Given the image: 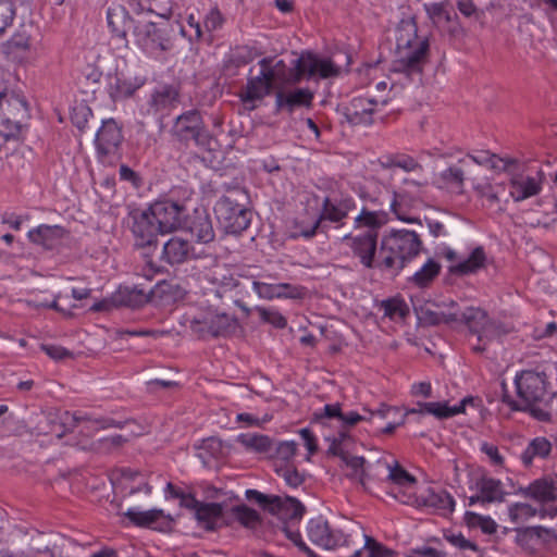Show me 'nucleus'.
<instances>
[{"mask_svg":"<svg viewBox=\"0 0 557 557\" xmlns=\"http://www.w3.org/2000/svg\"><path fill=\"white\" fill-rule=\"evenodd\" d=\"M417 30L413 21L401 22L397 28L395 59L391 69L410 81L421 79L429 57V40L418 37Z\"/></svg>","mask_w":557,"mask_h":557,"instance_id":"nucleus-1","label":"nucleus"},{"mask_svg":"<svg viewBox=\"0 0 557 557\" xmlns=\"http://www.w3.org/2000/svg\"><path fill=\"white\" fill-rule=\"evenodd\" d=\"M422 243L413 231L398 230L385 235L377 251V269L398 274L421 250Z\"/></svg>","mask_w":557,"mask_h":557,"instance_id":"nucleus-2","label":"nucleus"},{"mask_svg":"<svg viewBox=\"0 0 557 557\" xmlns=\"http://www.w3.org/2000/svg\"><path fill=\"white\" fill-rule=\"evenodd\" d=\"M521 409L529 410L540 421H549V409L556 397L545 373L522 371L515 380Z\"/></svg>","mask_w":557,"mask_h":557,"instance_id":"nucleus-3","label":"nucleus"},{"mask_svg":"<svg viewBox=\"0 0 557 557\" xmlns=\"http://www.w3.org/2000/svg\"><path fill=\"white\" fill-rule=\"evenodd\" d=\"M246 199L243 189H233L215 203L216 219L227 234H240L249 226L251 212L244 203Z\"/></svg>","mask_w":557,"mask_h":557,"instance_id":"nucleus-4","label":"nucleus"},{"mask_svg":"<svg viewBox=\"0 0 557 557\" xmlns=\"http://www.w3.org/2000/svg\"><path fill=\"white\" fill-rule=\"evenodd\" d=\"M467 325L472 338L469 339L474 354H483L488 342L505 333L499 324L492 321L487 312L479 307H468L459 312V321Z\"/></svg>","mask_w":557,"mask_h":557,"instance_id":"nucleus-5","label":"nucleus"},{"mask_svg":"<svg viewBox=\"0 0 557 557\" xmlns=\"http://www.w3.org/2000/svg\"><path fill=\"white\" fill-rule=\"evenodd\" d=\"M355 203L352 198L344 197L336 193H332L324 197L321 206V212L312 227L301 232V235L306 238H310L315 235L318 227L323 221H330L332 223L341 224L344 219L347 218L348 213L354 209Z\"/></svg>","mask_w":557,"mask_h":557,"instance_id":"nucleus-6","label":"nucleus"},{"mask_svg":"<svg viewBox=\"0 0 557 557\" xmlns=\"http://www.w3.org/2000/svg\"><path fill=\"white\" fill-rule=\"evenodd\" d=\"M308 536L322 548H346L349 552L355 534L345 535L342 531L332 529L326 521L312 519L308 524Z\"/></svg>","mask_w":557,"mask_h":557,"instance_id":"nucleus-7","label":"nucleus"},{"mask_svg":"<svg viewBox=\"0 0 557 557\" xmlns=\"http://www.w3.org/2000/svg\"><path fill=\"white\" fill-rule=\"evenodd\" d=\"M190 329L200 337H230L242 331L238 320L226 313L210 314L202 321L194 319Z\"/></svg>","mask_w":557,"mask_h":557,"instance_id":"nucleus-8","label":"nucleus"},{"mask_svg":"<svg viewBox=\"0 0 557 557\" xmlns=\"http://www.w3.org/2000/svg\"><path fill=\"white\" fill-rule=\"evenodd\" d=\"M246 497L249 500L257 502L263 509L271 513L285 512L290 520H299L305 513L304 505L293 497L283 499L275 495H265L257 490H247Z\"/></svg>","mask_w":557,"mask_h":557,"instance_id":"nucleus-9","label":"nucleus"},{"mask_svg":"<svg viewBox=\"0 0 557 557\" xmlns=\"http://www.w3.org/2000/svg\"><path fill=\"white\" fill-rule=\"evenodd\" d=\"M172 134L180 141L194 140L197 145H205L208 139V133L198 110H189L178 115L172 126Z\"/></svg>","mask_w":557,"mask_h":557,"instance_id":"nucleus-10","label":"nucleus"},{"mask_svg":"<svg viewBox=\"0 0 557 557\" xmlns=\"http://www.w3.org/2000/svg\"><path fill=\"white\" fill-rule=\"evenodd\" d=\"M151 219L162 234L171 233L182 225L184 207L173 201H157L148 209Z\"/></svg>","mask_w":557,"mask_h":557,"instance_id":"nucleus-11","label":"nucleus"},{"mask_svg":"<svg viewBox=\"0 0 557 557\" xmlns=\"http://www.w3.org/2000/svg\"><path fill=\"white\" fill-rule=\"evenodd\" d=\"M377 235L375 230H367L357 236L346 235L344 237V239L349 240L352 253L359 258L361 264L367 269H377Z\"/></svg>","mask_w":557,"mask_h":557,"instance_id":"nucleus-12","label":"nucleus"},{"mask_svg":"<svg viewBox=\"0 0 557 557\" xmlns=\"http://www.w3.org/2000/svg\"><path fill=\"white\" fill-rule=\"evenodd\" d=\"M28 107L26 100L15 94L8 91L0 82V119L2 123L20 125L27 116Z\"/></svg>","mask_w":557,"mask_h":557,"instance_id":"nucleus-13","label":"nucleus"},{"mask_svg":"<svg viewBox=\"0 0 557 557\" xmlns=\"http://www.w3.org/2000/svg\"><path fill=\"white\" fill-rule=\"evenodd\" d=\"M386 104L385 98L355 97L344 107V115L352 125H370L373 122L374 108Z\"/></svg>","mask_w":557,"mask_h":557,"instance_id":"nucleus-14","label":"nucleus"},{"mask_svg":"<svg viewBox=\"0 0 557 557\" xmlns=\"http://www.w3.org/2000/svg\"><path fill=\"white\" fill-rule=\"evenodd\" d=\"M132 232L135 237V244L139 247H150L156 245L159 234H162L157 223L151 219L148 210L133 213Z\"/></svg>","mask_w":557,"mask_h":557,"instance_id":"nucleus-15","label":"nucleus"},{"mask_svg":"<svg viewBox=\"0 0 557 557\" xmlns=\"http://www.w3.org/2000/svg\"><path fill=\"white\" fill-rule=\"evenodd\" d=\"M133 35L135 36L136 42L144 49H166V32L156 23H137L134 26Z\"/></svg>","mask_w":557,"mask_h":557,"instance_id":"nucleus-16","label":"nucleus"},{"mask_svg":"<svg viewBox=\"0 0 557 557\" xmlns=\"http://www.w3.org/2000/svg\"><path fill=\"white\" fill-rule=\"evenodd\" d=\"M545 173L540 170L536 177L515 175L509 182L508 196L515 201H522L541 191Z\"/></svg>","mask_w":557,"mask_h":557,"instance_id":"nucleus-17","label":"nucleus"},{"mask_svg":"<svg viewBox=\"0 0 557 557\" xmlns=\"http://www.w3.org/2000/svg\"><path fill=\"white\" fill-rule=\"evenodd\" d=\"M312 100L313 92L308 88L280 89L275 94V110L276 112L286 111L292 114L297 108L311 107Z\"/></svg>","mask_w":557,"mask_h":557,"instance_id":"nucleus-18","label":"nucleus"},{"mask_svg":"<svg viewBox=\"0 0 557 557\" xmlns=\"http://www.w3.org/2000/svg\"><path fill=\"white\" fill-rule=\"evenodd\" d=\"M471 163L468 158L459 159L457 163L451 164L440 174V180L446 187L461 193L466 181L476 180L472 173Z\"/></svg>","mask_w":557,"mask_h":557,"instance_id":"nucleus-19","label":"nucleus"},{"mask_svg":"<svg viewBox=\"0 0 557 557\" xmlns=\"http://www.w3.org/2000/svg\"><path fill=\"white\" fill-rule=\"evenodd\" d=\"M107 23L112 35L121 39L124 47L127 48V33L129 29H134L136 23L126 8L121 4L110 7L107 11Z\"/></svg>","mask_w":557,"mask_h":557,"instance_id":"nucleus-20","label":"nucleus"},{"mask_svg":"<svg viewBox=\"0 0 557 557\" xmlns=\"http://www.w3.org/2000/svg\"><path fill=\"white\" fill-rule=\"evenodd\" d=\"M123 139L121 127L113 119L103 121L96 135V146L100 156L114 153Z\"/></svg>","mask_w":557,"mask_h":557,"instance_id":"nucleus-21","label":"nucleus"},{"mask_svg":"<svg viewBox=\"0 0 557 557\" xmlns=\"http://www.w3.org/2000/svg\"><path fill=\"white\" fill-rule=\"evenodd\" d=\"M298 62L301 64L298 74H302V77L319 74L322 78H329L338 74V69L331 60H320L311 52H302Z\"/></svg>","mask_w":557,"mask_h":557,"instance_id":"nucleus-22","label":"nucleus"},{"mask_svg":"<svg viewBox=\"0 0 557 557\" xmlns=\"http://www.w3.org/2000/svg\"><path fill=\"white\" fill-rule=\"evenodd\" d=\"M419 505L433 508L447 516L454 511L455 500L449 493L440 490L428 488L424 493L420 494L417 498Z\"/></svg>","mask_w":557,"mask_h":557,"instance_id":"nucleus-23","label":"nucleus"},{"mask_svg":"<svg viewBox=\"0 0 557 557\" xmlns=\"http://www.w3.org/2000/svg\"><path fill=\"white\" fill-rule=\"evenodd\" d=\"M187 231L196 242L201 244L211 243L215 237L211 219L206 212L196 211L188 222Z\"/></svg>","mask_w":557,"mask_h":557,"instance_id":"nucleus-24","label":"nucleus"},{"mask_svg":"<svg viewBox=\"0 0 557 557\" xmlns=\"http://www.w3.org/2000/svg\"><path fill=\"white\" fill-rule=\"evenodd\" d=\"M274 85L275 84L267 74H259L248 79L246 87L240 91V99L243 102L261 100L271 92Z\"/></svg>","mask_w":557,"mask_h":557,"instance_id":"nucleus-25","label":"nucleus"},{"mask_svg":"<svg viewBox=\"0 0 557 557\" xmlns=\"http://www.w3.org/2000/svg\"><path fill=\"white\" fill-rule=\"evenodd\" d=\"M437 310L425 309L423 310V319L432 324H454L459 321V311L457 310L458 304L450 300L448 304L437 305Z\"/></svg>","mask_w":557,"mask_h":557,"instance_id":"nucleus-26","label":"nucleus"},{"mask_svg":"<svg viewBox=\"0 0 557 557\" xmlns=\"http://www.w3.org/2000/svg\"><path fill=\"white\" fill-rule=\"evenodd\" d=\"M292 65L293 67L288 69L283 60H278L271 69L272 82L280 87L299 83L302 74H298V70L301 69L298 58L292 62Z\"/></svg>","mask_w":557,"mask_h":557,"instance_id":"nucleus-27","label":"nucleus"},{"mask_svg":"<svg viewBox=\"0 0 557 557\" xmlns=\"http://www.w3.org/2000/svg\"><path fill=\"white\" fill-rule=\"evenodd\" d=\"M62 422L69 424L71 428L84 425L86 430H101L108 428L122 429L123 423L109 418L91 419L87 416H77L65 412Z\"/></svg>","mask_w":557,"mask_h":557,"instance_id":"nucleus-28","label":"nucleus"},{"mask_svg":"<svg viewBox=\"0 0 557 557\" xmlns=\"http://www.w3.org/2000/svg\"><path fill=\"white\" fill-rule=\"evenodd\" d=\"M190 251L191 246L187 239L174 236L163 245V259L170 264L183 263Z\"/></svg>","mask_w":557,"mask_h":557,"instance_id":"nucleus-29","label":"nucleus"},{"mask_svg":"<svg viewBox=\"0 0 557 557\" xmlns=\"http://www.w3.org/2000/svg\"><path fill=\"white\" fill-rule=\"evenodd\" d=\"M64 236V228L59 225H40L28 232L30 242L45 248H53Z\"/></svg>","mask_w":557,"mask_h":557,"instance_id":"nucleus-30","label":"nucleus"},{"mask_svg":"<svg viewBox=\"0 0 557 557\" xmlns=\"http://www.w3.org/2000/svg\"><path fill=\"white\" fill-rule=\"evenodd\" d=\"M475 488L481 493V503L503 502L506 495L500 480L482 476L475 482Z\"/></svg>","mask_w":557,"mask_h":557,"instance_id":"nucleus-31","label":"nucleus"},{"mask_svg":"<svg viewBox=\"0 0 557 557\" xmlns=\"http://www.w3.org/2000/svg\"><path fill=\"white\" fill-rule=\"evenodd\" d=\"M473 403H474L473 397H466L457 406H448L447 403H440V401L419 403L418 406L423 407L425 413L432 414V416L436 417L437 419H447V418L454 417L458 413L465 412L466 405L473 404Z\"/></svg>","mask_w":557,"mask_h":557,"instance_id":"nucleus-32","label":"nucleus"},{"mask_svg":"<svg viewBox=\"0 0 557 557\" xmlns=\"http://www.w3.org/2000/svg\"><path fill=\"white\" fill-rule=\"evenodd\" d=\"M178 98V90L173 86L165 85L153 91L149 106L154 113L162 112L175 107Z\"/></svg>","mask_w":557,"mask_h":557,"instance_id":"nucleus-33","label":"nucleus"},{"mask_svg":"<svg viewBox=\"0 0 557 557\" xmlns=\"http://www.w3.org/2000/svg\"><path fill=\"white\" fill-rule=\"evenodd\" d=\"M523 495L540 503L557 499V486L546 479L536 480L522 491Z\"/></svg>","mask_w":557,"mask_h":557,"instance_id":"nucleus-34","label":"nucleus"},{"mask_svg":"<svg viewBox=\"0 0 557 557\" xmlns=\"http://www.w3.org/2000/svg\"><path fill=\"white\" fill-rule=\"evenodd\" d=\"M149 301V294L137 287H121L113 296V302L117 306L131 308L141 307Z\"/></svg>","mask_w":557,"mask_h":557,"instance_id":"nucleus-35","label":"nucleus"},{"mask_svg":"<svg viewBox=\"0 0 557 557\" xmlns=\"http://www.w3.org/2000/svg\"><path fill=\"white\" fill-rule=\"evenodd\" d=\"M222 512L223 507L221 504L201 503L195 513V517L206 530L213 531L216 529L218 521L221 519Z\"/></svg>","mask_w":557,"mask_h":557,"instance_id":"nucleus-36","label":"nucleus"},{"mask_svg":"<svg viewBox=\"0 0 557 557\" xmlns=\"http://www.w3.org/2000/svg\"><path fill=\"white\" fill-rule=\"evenodd\" d=\"M486 256L482 247L473 249L469 258L458 264L451 267L450 271L456 274H470L475 273L478 270L484 267Z\"/></svg>","mask_w":557,"mask_h":557,"instance_id":"nucleus-37","label":"nucleus"},{"mask_svg":"<svg viewBox=\"0 0 557 557\" xmlns=\"http://www.w3.org/2000/svg\"><path fill=\"white\" fill-rule=\"evenodd\" d=\"M552 449L550 442L545 437L534 438L521 455V460L525 466H530L535 457L545 458Z\"/></svg>","mask_w":557,"mask_h":557,"instance_id":"nucleus-38","label":"nucleus"},{"mask_svg":"<svg viewBox=\"0 0 557 557\" xmlns=\"http://www.w3.org/2000/svg\"><path fill=\"white\" fill-rule=\"evenodd\" d=\"M237 442L242 444L246 449L255 453H270L272 450V441L267 435L247 433L240 434L237 437Z\"/></svg>","mask_w":557,"mask_h":557,"instance_id":"nucleus-39","label":"nucleus"},{"mask_svg":"<svg viewBox=\"0 0 557 557\" xmlns=\"http://www.w3.org/2000/svg\"><path fill=\"white\" fill-rule=\"evenodd\" d=\"M383 169L400 168L406 172H413L421 165L410 156L407 154H388L377 160Z\"/></svg>","mask_w":557,"mask_h":557,"instance_id":"nucleus-40","label":"nucleus"},{"mask_svg":"<svg viewBox=\"0 0 557 557\" xmlns=\"http://www.w3.org/2000/svg\"><path fill=\"white\" fill-rule=\"evenodd\" d=\"M441 264L433 259H429L423 267L417 271L410 281L418 287H428L440 274Z\"/></svg>","mask_w":557,"mask_h":557,"instance_id":"nucleus-41","label":"nucleus"},{"mask_svg":"<svg viewBox=\"0 0 557 557\" xmlns=\"http://www.w3.org/2000/svg\"><path fill=\"white\" fill-rule=\"evenodd\" d=\"M125 516L138 527H151L159 520L165 518L163 510L151 509L147 511H136L133 509L127 510Z\"/></svg>","mask_w":557,"mask_h":557,"instance_id":"nucleus-42","label":"nucleus"},{"mask_svg":"<svg viewBox=\"0 0 557 557\" xmlns=\"http://www.w3.org/2000/svg\"><path fill=\"white\" fill-rule=\"evenodd\" d=\"M232 513L245 528L255 529L261 521L259 513L246 505L234 506Z\"/></svg>","mask_w":557,"mask_h":557,"instance_id":"nucleus-43","label":"nucleus"},{"mask_svg":"<svg viewBox=\"0 0 557 557\" xmlns=\"http://www.w3.org/2000/svg\"><path fill=\"white\" fill-rule=\"evenodd\" d=\"M140 87V84L131 79L116 77L114 85L111 86V97L116 100H123L132 97Z\"/></svg>","mask_w":557,"mask_h":557,"instance_id":"nucleus-44","label":"nucleus"},{"mask_svg":"<svg viewBox=\"0 0 557 557\" xmlns=\"http://www.w3.org/2000/svg\"><path fill=\"white\" fill-rule=\"evenodd\" d=\"M384 314L392 320H404L409 314V307L400 298H392L382 301Z\"/></svg>","mask_w":557,"mask_h":557,"instance_id":"nucleus-45","label":"nucleus"},{"mask_svg":"<svg viewBox=\"0 0 557 557\" xmlns=\"http://www.w3.org/2000/svg\"><path fill=\"white\" fill-rule=\"evenodd\" d=\"M465 521L470 528H480L485 534H493L496 532V523L495 521L486 516H481L479 513L467 511L465 513Z\"/></svg>","mask_w":557,"mask_h":557,"instance_id":"nucleus-46","label":"nucleus"},{"mask_svg":"<svg viewBox=\"0 0 557 557\" xmlns=\"http://www.w3.org/2000/svg\"><path fill=\"white\" fill-rule=\"evenodd\" d=\"M483 197L488 201L491 206L500 205L502 202H509L507 187L503 183H497L486 187L485 190L483 191Z\"/></svg>","mask_w":557,"mask_h":557,"instance_id":"nucleus-47","label":"nucleus"},{"mask_svg":"<svg viewBox=\"0 0 557 557\" xmlns=\"http://www.w3.org/2000/svg\"><path fill=\"white\" fill-rule=\"evenodd\" d=\"M275 472L292 487H298L304 482L302 474H300L293 465H278V462H276Z\"/></svg>","mask_w":557,"mask_h":557,"instance_id":"nucleus-48","label":"nucleus"},{"mask_svg":"<svg viewBox=\"0 0 557 557\" xmlns=\"http://www.w3.org/2000/svg\"><path fill=\"white\" fill-rule=\"evenodd\" d=\"M255 311L259 314L263 323H269L276 329H284L287 324V320L281 312L273 308L256 307Z\"/></svg>","mask_w":557,"mask_h":557,"instance_id":"nucleus-49","label":"nucleus"},{"mask_svg":"<svg viewBox=\"0 0 557 557\" xmlns=\"http://www.w3.org/2000/svg\"><path fill=\"white\" fill-rule=\"evenodd\" d=\"M536 509L529 504L517 503L509 507V517L515 524H521L535 516Z\"/></svg>","mask_w":557,"mask_h":557,"instance_id":"nucleus-50","label":"nucleus"},{"mask_svg":"<svg viewBox=\"0 0 557 557\" xmlns=\"http://www.w3.org/2000/svg\"><path fill=\"white\" fill-rule=\"evenodd\" d=\"M355 221L357 225H363L368 230H375L377 232V228L385 223V216L382 213L362 209Z\"/></svg>","mask_w":557,"mask_h":557,"instance_id":"nucleus-51","label":"nucleus"},{"mask_svg":"<svg viewBox=\"0 0 557 557\" xmlns=\"http://www.w3.org/2000/svg\"><path fill=\"white\" fill-rule=\"evenodd\" d=\"M297 444L295 442H282L276 446L274 465H290L292 459L296 455Z\"/></svg>","mask_w":557,"mask_h":557,"instance_id":"nucleus-52","label":"nucleus"},{"mask_svg":"<svg viewBox=\"0 0 557 557\" xmlns=\"http://www.w3.org/2000/svg\"><path fill=\"white\" fill-rule=\"evenodd\" d=\"M425 11L429 17L434 23H440L442 21L449 23L451 21L450 13L446 9V3L444 2H433L424 4Z\"/></svg>","mask_w":557,"mask_h":557,"instance_id":"nucleus-53","label":"nucleus"},{"mask_svg":"<svg viewBox=\"0 0 557 557\" xmlns=\"http://www.w3.org/2000/svg\"><path fill=\"white\" fill-rule=\"evenodd\" d=\"M15 16V7L12 0H0V36L12 24Z\"/></svg>","mask_w":557,"mask_h":557,"instance_id":"nucleus-54","label":"nucleus"},{"mask_svg":"<svg viewBox=\"0 0 557 557\" xmlns=\"http://www.w3.org/2000/svg\"><path fill=\"white\" fill-rule=\"evenodd\" d=\"M387 468L389 470L388 479L395 484L405 486L407 484H412L416 482L414 476L407 472L397 462L393 467L387 466Z\"/></svg>","mask_w":557,"mask_h":557,"instance_id":"nucleus-55","label":"nucleus"},{"mask_svg":"<svg viewBox=\"0 0 557 557\" xmlns=\"http://www.w3.org/2000/svg\"><path fill=\"white\" fill-rule=\"evenodd\" d=\"M342 461L346 465L347 468L350 470H354L356 472V475H359V483L364 485L367 473L364 470V458L358 457V456H351L349 453L342 459Z\"/></svg>","mask_w":557,"mask_h":557,"instance_id":"nucleus-56","label":"nucleus"},{"mask_svg":"<svg viewBox=\"0 0 557 557\" xmlns=\"http://www.w3.org/2000/svg\"><path fill=\"white\" fill-rule=\"evenodd\" d=\"M463 158H468L471 160V169H472V173H474V176L476 177V174H478V166L479 165H484V164H488L491 163V166L492 168H495L496 165L494 164L493 160L496 158L495 154H491L488 151H479L476 153H468L466 154Z\"/></svg>","mask_w":557,"mask_h":557,"instance_id":"nucleus-57","label":"nucleus"},{"mask_svg":"<svg viewBox=\"0 0 557 557\" xmlns=\"http://www.w3.org/2000/svg\"><path fill=\"white\" fill-rule=\"evenodd\" d=\"M253 290L259 295V297L264 299H273L280 298L281 294L277 293L281 287L275 286V284H268L263 282L253 281L252 283Z\"/></svg>","mask_w":557,"mask_h":557,"instance_id":"nucleus-58","label":"nucleus"},{"mask_svg":"<svg viewBox=\"0 0 557 557\" xmlns=\"http://www.w3.org/2000/svg\"><path fill=\"white\" fill-rule=\"evenodd\" d=\"M348 441V436L344 433H341L338 437H334L329 447L327 453L333 456H338L343 459L347 454L346 442Z\"/></svg>","mask_w":557,"mask_h":557,"instance_id":"nucleus-59","label":"nucleus"},{"mask_svg":"<svg viewBox=\"0 0 557 557\" xmlns=\"http://www.w3.org/2000/svg\"><path fill=\"white\" fill-rule=\"evenodd\" d=\"M11 50H28L30 48V37L25 33H16L8 41Z\"/></svg>","mask_w":557,"mask_h":557,"instance_id":"nucleus-60","label":"nucleus"},{"mask_svg":"<svg viewBox=\"0 0 557 557\" xmlns=\"http://www.w3.org/2000/svg\"><path fill=\"white\" fill-rule=\"evenodd\" d=\"M41 350L45 351L51 359L62 360L72 357V352L62 346L42 344Z\"/></svg>","mask_w":557,"mask_h":557,"instance_id":"nucleus-61","label":"nucleus"},{"mask_svg":"<svg viewBox=\"0 0 557 557\" xmlns=\"http://www.w3.org/2000/svg\"><path fill=\"white\" fill-rule=\"evenodd\" d=\"M446 540L450 544H453L454 546L458 547L461 550H467V549H471L473 552L478 550L476 544L467 540L461 533L447 535Z\"/></svg>","mask_w":557,"mask_h":557,"instance_id":"nucleus-62","label":"nucleus"},{"mask_svg":"<svg viewBox=\"0 0 557 557\" xmlns=\"http://www.w3.org/2000/svg\"><path fill=\"white\" fill-rule=\"evenodd\" d=\"M223 24V17L222 14L218 9H211L210 12L207 14L203 25L205 28L208 32H213L218 28H220Z\"/></svg>","mask_w":557,"mask_h":557,"instance_id":"nucleus-63","label":"nucleus"},{"mask_svg":"<svg viewBox=\"0 0 557 557\" xmlns=\"http://www.w3.org/2000/svg\"><path fill=\"white\" fill-rule=\"evenodd\" d=\"M481 451L490 458L493 465L502 466L504 463V458L499 454L497 446L484 442L481 445Z\"/></svg>","mask_w":557,"mask_h":557,"instance_id":"nucleus-64","label":"nucleus"}]
</instances>
